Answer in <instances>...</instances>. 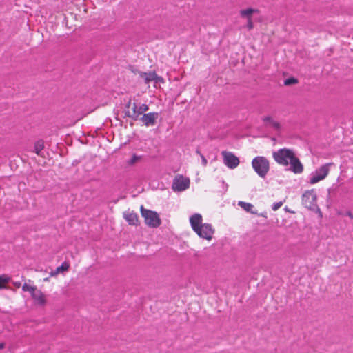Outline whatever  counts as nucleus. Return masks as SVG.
I'll use <instances>...</instances> for the list:
<instances>
[{"label": "nucleus", "mask_w": 353, "mask_h": 353, "mask_svg": "<svg viewBox=\"0 0 353 353\" xmlns=\"http://www.w3.org/2000/svg\"><path fill=\"white\" fill-rule=\"evenodd\" d=\"M200 214L195 213L190 217V223L193 231L201 238L210 241L214 232L211 224L203 223Z\"/></svg>", "instance_id": "nucleus-2"}, {"label": "nucleus", "mask_w": 353, "mask_h": 353, "mask_svg": "<svg viewBox=\"0 0 353 353\" xmlns=\"http://www.w3.org/2000/svg\"><path fill=\"white\" fill-rule=\"evenodd\" d=\"M70 268V264L68 262L64 261L60 266L57 267L54 272H51L50 276H54L59 273L62 272L68 271Z\"/></svg>", "instance_id": "nucleus-16"}, {"label": "nucleus", "mask_w": 353, "mask_h": 353, "mask_svg": "<svg viewBox=\"0 0 353 353\" xmlns=\"http://www.w3.org/2000/svg\"><path fill=\"white\" fill-rule=\"evenodd\" d=\"M283 205V202L282 201H280V202H277V203H274L273 205H272V209L274 210V211H276L279 208H280Z\"/></svg>", "instance_id": "nucleus-23"}, {"label": "nucleus", "mask_w": 353, "mask_h": 353, "mask_svg": "<svg viewBox=\"0 0 353 353\" xmlns=\"http://www.w3.org/2000/svg\"><path fill=\"white\" fill-rule=\"evenodd\" d=\"M346 215L348 216L351 219H353V214L350 211L347 212Z\"/></svg>", "instance_id": "nucleus-27"}, {"label": "nucleus", "mask_w": 353, "mask_h": 353, "mask_svg": "<svg viewBox=\"0 0 353 353\" xmlns=\"http://www.w3.org/2000/svg\"><path fill=\"white\" fill-rule=\"evenodd\" d=\"M43 149V143L41 141H38L34 145V150L37 154H39L41 150Z\"/></svg>", "instance_id": "nucleus-21"}, {"label": "nucleus", "mask_w": 353, "mask_h": 353, "mask_svg": "<svg viewBox=\"0 0 353 353\" xmlns=\"http://www.w3.org/2000/svg\"><path fill=\"white\" fill-rule=\"evenodd\" d=\"M141 159V156H139L134 154L132 155V158L128 161V165L130 166L134 165V164L139 162Z\"/></svg>", "instance_id": "nucleus-18"}, {"label": "nucleus", "mask_w": 353, "mask_h": 353, "mask_svg": "<svg viewBox=\"0 0 353 353\" xmlns=\"http://www.w3.org/2000/svg\"><path fill=\"white\" fill-rule=\"evenodd\" d=\"M190 186V179L183 175H176L172 183V190L175 192H181L188 189Z\"/></svg>", "instance_id": "nucleus-8"}, {"label": "nucleus", "mask_w": 353, "mask_h": 353, "mask_svg": "<svg viewBox=\"0 0 353 353\" xmlns=\"http://www.w3.org/2000/svg\"><path fill=\"white\" fill-rule=\"evenodd\" d=\"M297 82H298V80L296 79L291 77V78H288L286 80H285L284 85H290L292 84H295Z\"/></svg>", "instance_id": "nucleus-22"}, {"label": "nucleus", "mask_w": 353, "mask_h": 353, "mask_svg": "<svg viewBox=\"0 0 353 353\" xmlns=\"http://www.w3.org/2000/svg\"><path fill=\"white\" fill-rule=\"evenodd\" d=\"M201 159L203 165H206L208 163L207 159L203 156H201Z\"/></svg>", "instance_id": "nucleus-26"}, {"label": "nucleus", "mask_w": 353, "mask_h": 353, "mask_svg": "<svg viewBox=\"0 0 353 353\" xmlns=\"http://www.w3.org/2000/svg\"><path fill=\"white\" fill-rule=\"evenodd\" d=\"M316 199L317 196L314 190L305 191L302 196L303 204L305 208L312 210L317 208Z\"/></svg>", "instance_id": "nucleus-6"}, {"label": "nucleus", "mask_w": 353, "mask_h": 353, "mask_svg": "<svg viewBox=\"0 0 353 353\" xmlns=\"http://www.w3.org/2000/svg\"><path fill=\"white\" fill-rule=\"evenodd\" d=\"M221 155L224 164L230 169L236 168L240 163L239 159L231 152L222 151Z\"/></svg>", "instance_id": "nucleus-9"}, {"label": "nucleus", "mask_w": 353, "mask_h": 353, "mask_svg": "<svg viewBox=\"0 0 353 353\" xmlns=\"http://www.w3.org/2000/svg\"><path fill=\"white\" fill-rule=\"evenodd\" d=\"M123 217L131 225H138L139 224V220L138 214L133 211H125L123 214Z\"/></svg>", "instance_id": "nucleus-12"}, {"label": "nucleus", "mask_w": 353, "mask_h": 353, "mask_svg": "<svg viewBox=\"0 0 353 353\" xmlns=\"http://www.w3.org/2000/svg\"><path fill=\"white\" fill-rule=\"evenodd\" d=\"M239 205H240L245 211L252 212V210L254 208L252 204L250 203H245L243 201H239Z\"/></svg>", "instance_id": "nucleus-19"}, {"label": "nucleus", "mask_w": 353, "mask_h": 353, "mask_svg": "<svg viewBox=\"0 0 353 353\" xmlns=\"http://www.w3.org/2000/svg\"><path fill=\"white\" fill-rule=\"evenodd\" d=\"M158 117L159 114L157 112H149L143 114L140 119L145 126H153Z\"/></svg>", "instance_id": "nucleus-11"}, {"label": "nucleus", "mask_w": 353, "mask_h": 353, "mask_svg": "<svg viewBox=\"0 0 353 353\" xmlns=\"http://www.w3.org/2000/svg\"><path fill=\"white\" fill-rule=\"evenodd\" d=\"M5 347V343H0V350H2Z\"/></svg>", "instance_id": "nucleus-28"}, {"label": "nucleus", "mask_w": 353, "mask_h": 353, "mask_svg": "<svg viewBox=\"0 0 353 353\" xmlns=\"http://www.w3.org/2000/svg\"><path fill=\"white\" fill-rule=\"evenodd\" d=\"M141 213L144 219L145 223L150 228H156L161 225V220L156 212L144 209L143 207L141 206Z\"/></svg>", "instance_id": "nucleus-5"}, {"label": "nucleus", "mask_w": 353, "mask_h": 353, "mask_svg": "<svg viewBox=\"0 0 353 353\" xmlns=\"http://www.w3.org/2000/svg\"><path fill=\"white\" fill-rule=\"evenodd\" d=\"M22 290L30 293L31 297L36 305L44 307L47 304L48 299L46 295L41 290H39L37 286L30 285L25 283L22 285Z\"/></svg>", "instance_id": "nucleus-3"}, {"label": "nucleus", "mask_w": 353, "mask_h": 353, "mask_svg": "<svg viewBox=\"0 0 353 353\" xmlns=\"http://www.w3.org/2000/svg\"><path fill=\"white\" fill-rule=\"evenodd\" d=\"M247 28H248L249 30H252L254 28L252 19L248 20Z\"/></svg>", "instance_id": "nucleus-24"}, {"label": "nucleus", "mask_w": 353, "mask_h": 353, "mask_svg": "<svg viewBox=\"0 0 353 353\" xmlns=\"http://www.w3.org/2000/svg\"><path fill=\"white\" fill-rule=\"evenodd\" d=\"M263 121L264 123V126L265 128L273 129L276 131H279L281 129V124L280 123L274 120L271 117H266L263 119Z\"/></svg>", "instance_id": "nucleus-13"}, {"label": "nucleus", "mask_w": 353, "mask_h": 353, "mask_svg": "<svg viewBox=\"0 0 353 353\" xmlns=\"http://www.w3.org/2000/svg\"><path fill=\"white\" fill-rule=\"evenodd\" d=\"M332 165V163H326L316 170L315 172L310 178V183L311 184H315L325 179L330 172V166Z\"/></svg>", "instance_id": "nucleus-7"}, {"label": "nucleus", "mask_w": 353, "mask_h": 353, "mask_svg": "<svg viewBox=\"0 0 353 353\" xmlns=\"http://www.w3.org/2000/svg\"><path fill=\"white\" fill-rule=\"evenodd\" d=\"M49 279L48 278H44L43 279V281H48Z\"/></svg>", "instance_id": "nucleus-29"}, {"label": "nucleus", "mask_w": 353, "mask_h": 353, "mask_svg": "<svg viewBox=\"0 0 353 353\" xmlns=\"http://www.w3.org/2000/svg\"><path fill=\"white\" fill-rule=\"evenodd\" d=\"M274 160L283 166L290 165V170L294 174H301L303 171V165L296 157L294 152L289 148H281L272 153Z\"/></svg>", "instance_id": "nucleus-1"}, {"label": "nucleus", "mask_w": 353, "mask_h": 353, "mask_svg": "<svg viewBox=\"0 0 353 353\" xmlns=\"http://www.w3.org/2000/svg\"><path fill=\"white\" fill-rule=\"evenodd\" d=\"M126 108L127 110L125 112V115L134 120H137L138 105L136 103H132L131 100H130L126 105Z\"/></svg>", "instance_id": "nucleus-14"}, {"label": "nucleus", "mask_w": 353, "mask_h": 353, "mask_svg": "<svg viewBox=\"0 0 353 353\" xmlns=\"http://www.w3.org/2000/svg\"><path fill=\"white\" fill-rule=\"evenodd\" d=\"M252 166L259 176L265 177L270 170V162L266 157L258 156L252 159Z\"/></svg>", "instance_id": "nucleus-4"}, {"label": "nucleus", "mask_w": 353, "mask_h": 353, "mask_svg": "<svg viewBox=\"0 0 353 353\" xmlns=\"http://www.w3.org/2000/svg\"><path fill=\"white\" fill-rule=\"evenodd\" d=\"M149 110V107L147 104H141L138 106L137 109V119L139 117L145 112H147Z\"/></svg>", "instance_id": "nucleus-20"}, {"label": "nucleus", "mask_w": 353, "mask_h": 353, "mask_svg": "<svg viewBox=\"0 0 353 353\" xmlns=\"http://www.w3.org/2000/svg\"><path fill=\"white\" fill-rule=\"evenodd\" d=\"M10 281V277L7 274L0 275V289H6Z\"/></svg>", "instance_id": "nucleus-17"}, {"label": "nucleus", "mask_w": 353, "mask_h": 353, "mask_svg": "<svg viewBox=\"0 0 353 353\" xmlns=\"http://www.w3.org/2000/svg\"><path fill=\"white\" fill-rule=\"evenodd\" d=\"M13 285L17 288H19L21 286V283L19 281L13 282Z\"/></svg>", "instance_id": "nucleus-25"}, {"label": "nucleus", "mask_w": 353, "mask_h": 353, "mask_svg": "<svg viewBox=\"0 0 353 353\" xmlns=\"http://www.w3.org/2000/svg\"><path fill=\"white\" fill-rule=\"evenodd\" d=\"M140 76L144 79V82L147 84L150 82H154V87H157V84L164 83V79L161 77L158 76L155 72H141Z\"/></svg>", "instance_id": "nucleus-10"}, {"label": "nucleus", "mask_w": 353, "mask_h": 353, "mask_svg": "<svg viewBox=\"0 0 353 353\" xmlns=\"http://www.w3.org/2000/svg\"><path fill=\"white\" fill-rule=\"evenodd\" d=\"M259 10L253 8H247L241 10L240 11V15L241 17L246 18L247 20L252 19V14L254 13H258Z\"/></svg>", "instance_id": "nucleus-15"}]
</instances>
